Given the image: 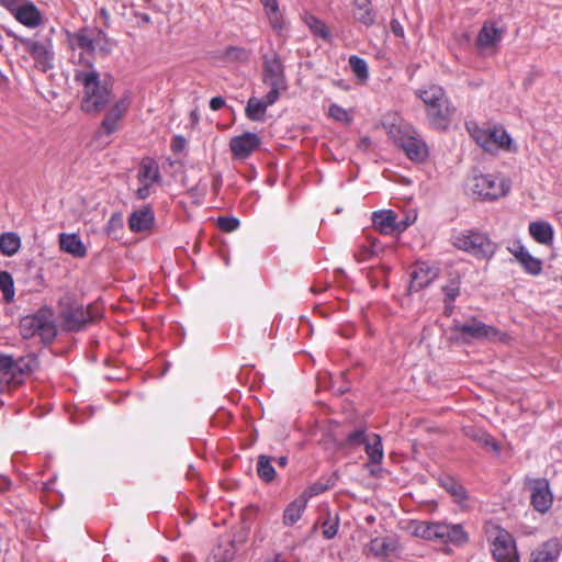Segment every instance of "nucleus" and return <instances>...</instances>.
I'll return each mask as SVG.
<instances>
[{"label":"nucleus","instance_id":"obj_45","mask_svg":"<svg viewBox=\"0 0 562 562\" xmlns=\"http://www.w3.org/2000/svg\"><path fill=\"white\" fill-rule=\"evenodd\" d=\"M206 192H207V182L204 181L203 179H200L199 182L194 187H192L188 190V194L190 195V198H192L193 201L198 204H201L203 202V199L206 195Z\"/></svg>","mask_w":562,"mask_h":562},{"label":"nucleus","instance_id":"obj_49","mask_svg":"<svg viewBox=\"0 0 562 562\" xmlns=\"http://www.w3.org/2000/svg\"><path fill=\"white\" fill-rule=\"evenodd\" d=\"M445 294V301L454 302L460 294V286L458 281H451L449 284L442 288Z\"/></svg>","mask_w":562,"mask_h":562},{"label":"nucleus","instance_id":"obj_25","mask_svg":"<svg viewBox=\"0 0 562 562\" xmlns=\"http://www.w3.org/2000/svg\"><path fill=\"white\" fill-rule=\"evenodd\" d=\"M155 216L150 207L133 212L128 217V227L132 232L139 233L148 229L154 223Z\"/></svg>","mask_w":562,"mask_h":562},{"label":"nucleus","instance_id":"obj_48","mask_svg":"<svg viewBox=\"0 0 562 562\" xmlns=\"http://www.w3.org/2000/svg\"><path fill=\"white\" fill-rule=\"evenodd\" d=\"M338 528H339L338 516H336L333 519L329 518L326 521H324V524H323V536L326 539H333L337 535Z\"/></svg>","mask_w":562,"mask_h":562},{"label":"nucleus","instance_id":"obj_59","mask_svg":"<svg viewBox=\"0 0 562 562\" xmlns=\"http://www.w3.org/2000/svg\"><path fill=\"white\" fill-rule=\"evenodd\" d=\"M483 443L485 446H488L491 447L494 451L498 452L499 451V446L498 443L488 435H484L483 436Z\"/></svg>","mask_w":562,"mask_h":562},{"label":"nucleus","instance_id":"obj_40","mask_svg":"<svg viewBox=\"0 0 562 562\" xmlns=\"http://www.w3.org/2000/svg\"><path fill=\"white\" fill-rule=\"evenodd\" d=\"M305 24L308 26V29L315 36L324 41L331 40V33L328 26L315 15H306Z\"/></svg>","mask_w":562,"mask_h":562},{"label":"nucleus","instance_id":"obj_7","mask_svg":"<svg viewBox=\"0 0 562 562\" xmlns=\"http://www.w3.org/2000/svg\"><path fill=\"white\" fill-rule=\"evenodd\" d=\"M451 330L463 341L486 340L488 342H498L506 339V335L494 326L486 325L476 317H472L465 323L453 321Z\"/></svg>","mask_w":562,"mask_h":562},{"label":"nucleus","instance_id":"obj_33","mask_svg":"<svg viewBox=\"0 0 562 562\" xmlns=\"http://www.w3.org/2000/svg\"><path fill=\"white\" fill-rule=\"evenodd\" d=\"M467 130L472 139L485 151L490 148L492 127H480L477 124L467 123Z\"/></svg>","mask_w":562,"mask_h":562},{"label":"nucleus","instance_id":"obj_50","mask_svg":"<svg viewBox=\"0 0 562 562\" xmlns=\"http://www.w3.org/2000/svg\"><path fill=\"white\" fill-rule=\"evenodd\" d=\"M27 47L30 54L35 58H43L48 54L45 44L42 42L30 41Z\"/></svg>","mask_w":562,"mask_h":562},{"label":"nucleus","instance_id":"obj_55","mask_svg":"<svg viewBox=\"0 0 562 562\" xmlns=\"http://www.w3.org/2000/svg\"><path fill=\"white\" fill-rule=\"evenodd\" d=\"M267 15L279 12V3L277 0H261Z\"/></svg>","mask_w":562,"mask_h":562},{"label":"nucleus","instance_id":"obj_9","mask_svg":"<svg viewBox=\"0 0 562 562\" xmlns=\"http://www.w3.org/2000/svg\"><path fill=\"white\" fill-rule=\"evenodd\" d=\"M468 189L483 200H497L510 190V182L504 177L493 173L473 175L467 184Z\"/></svg>","mask_w":562,"mask_h":562},{"label":"nucleus","instance_id":"obj_14","mask_svg":"<svg viewBox=\"0 0 562 562\" xmlns=\"http://www.w3.org/2000/svg\"><path fill=\"white\" fill-rule=\"evenodd\" d=\"M508 251L515 257L522 270L530 276L537 277L542 272V260L532 256L530 251L519 241L513 243Z\"/></svg>","mask_w":562,"mask_h":562},{"label":"nucleus","instance_id":"obj_23","mask_svg":"<svg viewBox=\"0 0 562 562\" xmlns=\"http://www.w3.org/2000/svg\"><path fill=\"white\" fill-rule=\"evenodd\" d=\"M488 144L490 148H487V153L491 154H495L499 149L510 153L517 151V147L514 145L510 135L503 127H492L491 142Z\"/></svg>","mask_w":562,"mask_h":562},{"label":"nucleus","instance_id":"obj_32","mask_svg":"<svg viewBox=\"0 0 562 562\" xmlns=\"http://www.w3.org/2000/svg\"><path fill=\"white\" fill-rule=\"evenodd\" d=\"M411 276V288L417 290L427 286L436 277V272L425 263H422L412 271Z\"/></svg>","mask_w":562,"mask_h":562},{"label":"nucleus","instance_id":"obj_16","mask_svg":"<svg viewBox=\"0 0 562 562\" xmlns=\"http://www.w3.org/2000/svg\"><path fill=\"white\" fill-rule=\"evenodd\" d=\"M260 145V138L251 132H245L241 135L235 136L229 142L231 151L238 159L248 158Z\"/></svg>","mask_w":562,"mask_h":562},{"label":"nucleus","instance_id":"obj_1","mask_svg":"<svg viewBox=\"0 0 562 562\" xmlns=\"http://www.w3.org/2000/svg\"><path fill=\"white\" fill-rule=\"evenodd\" d=\"M66 40L80 69L94 68L95 55L106 56L113 48V42L100 29L81 27L76 32H67Z\"/></svg>","mask_w":562,"mask_h":562},{"label":"nucleus","instance_id":"obj_2","mask_svg":"<svg viewBox=\"0 0 562 562\" xmlns=\"http://www.w3.org/2000/svg\"><path fill=\"white\" fill-rule=\"evenodd\" d=\"M423 101L429 125L437 131H446L451 124L453 108L445 90L437 85L416 90Z\"/></svg>","mask_w":562,"mask_h":562},{"label":"nucleus","instance_id":"obj_58","mask_svg":"<svg viewBox=\"0 0 562 562\" xmlns=\"http://www.w3.org/2000/svg\"><path fill=\"white\" fill-rule=\"evenodd\" d=\"M225 105V100L222 97H214L210 100V108L213 111H218Z\"/></svg>","mask_w":562,"mask_h":562},{"label":"nucleus","instance_id":"obj_3","mask_svg":"<svg viewBox=\"0 0 562 562\" xmlns=\"http://www.w3.org/2000/svg\"><path fill=\"white\" fill-rule=\"evenodd\" d=\"M75 81L83 88V97L81 101V109L83 112H100L110 102L111 91L105 83L101 82L100 75L95 68L76 69Z\"/></svg>","mask_w":562,"mask_h":562},{"label":"nucleus","instance_id":"obj_8","mask_svg":"<svg viewBox=\"0 0 562 562\" xmlns=\"http://www.w3.org/2000/svg\"><path fill=\"white\" fill-rule=\"evenodd\" d=\"M452 244L476 258H490L496 251V244L484 233L467 229L452 235Z\"/></svg>","mask_w":562,"mask_h":562},{"label":"nucleus","instance_id":"obj_52","mask_svg":"<svg viewBox=\"0 0 562 562\" xmlns=\"http://www.w3.org/2000/svg\"><path fill=\"white\" fill-rule=\"evenodd\" d=\"M268 19L273 31L281 32L283 30L282 16L279 12L268 15Z\"/></svg>","mask_w":562,"mask_h":562},{"label":"nucleus","instance_id":"obj_57","mask_svg":"<svg viewBox=\"0 0 562 562\" xmlns=\"http://www.w3.org/2000/svg\"><path fill=\"white\" fill-rule=\"evenodd\" d=\"M390 26L395 36L404 37V27L397 20H392Z\"/></svg>","mask_w":562,"mask_h":562},{"label":"nucleus","instance_id":"obj_63","mask_svg":"<svg viewBox=\"0 0 562 562\" xmlns=\"http://www.w3.org/2000/svg\"><path fill=\"white\" fill-rule=\"evenodd\" d=\"M100 16L103 19L105 26L110 25V13L105 8L100 9Z\"/></svg>","mask_w":562,"mask_h":562},{"label":"nucleus","instance_id":"obj_60","mask_svg":"<svg viewBox=\"0 0 562 562\" xmlns=\"http://www.w3.org/2000/svg\"><path fill=\"white\" fill-rule=\"evenodd\" d=\"M221 186H222V175L215 173L213 176V181H212V187H213V191L215 194H218Z\"/></svg>","mask_w":562,"mask_h":562},{"label":"nucleus","instance_id":"obj_46","mask_svg":"<svg viewBox=\"0 0 562 562\" xmlns=\"http://www.w3.org/2000/svg\"><path fill=\"white\" fill-rule=\"evenodd\" d=\"M240 225L237 217L234 216H220L217 218V226L224 232L232 233L236 231Z\"/></svg>","mask_w":562,"mask_h":562},{"label":"nucleus","instance_id":"obj_10","mask_svg":"<svg viewBox=\"0 0 562 562\" xmlns=\"http://www.w3.org/2000/svg\"><path fill=\"white\" fill-rule=\"evenodd\" d=\"M492 554L497 562H519L516 541L512 533L499 526L488 530Z\"/></svg>","mask_w":562,"mask_h":562},{"label":"nucleus","instance_id":"obj_61","mask_svg":"<svg viewBox=\"0 0 562 562\" xmlns=\"http://www.w3.org/2000/svg\"><path fill=\"white\" fill-rule=\"evenodd\" d=\"M11 486V481L4 476V475H0V492H5L10 488Z\"/></svg>","mask_w":562,"mask_h":562},{"label":"nucleus","instance_id":"obj_28","mask_svg":"<svg viewBox=\"0 0 562 562\" xmlns=\"http://www.w3.org/2000/svg\"><path fill=\"white\" fill-rule=\"evenodd\" d=\"M338 475L336 472L321 477L318 481L312 483L310 486H307L301 494L303 498H305L306 502H308L312 497L317 496L327 490L334 487L336 485Z\"/></svg>","mask_w":562,"mask_h":562},{"label":"nucleus","instance_id":"obj_64","mask_svg":"<svg viewBox=\"0 0 562 562\" xmlns=\"http://www.w3.org/2000/svg\"><path fill=\"white\" fill-rule=\"evenodd\" d=\"M273 461H276L279 467L284 468L286 467L289 460L286 456H281L277 459L273 458Z\"/></svg>","mask_w":562,"mask_h":562},{"label":"nucleus","instance_id":"obj_11","mask_svg":"<svg viewBox=\"0 0 562 562\" xmlns=\"http://www.w3.org/2000/svg\"><path fill=\"white\" fill-rule=\"evenodd\" d=\"M526 486L530 491V504L532 508L546 514L552 507L553 494L546 479H526Z\"/></svg>","mask_w":562,"mask_h":562},{"label":"nucleus","instance_id":"obj_31","mask_svg":"<svg viewBox=\"0 0 562 562\" xmlns=\"http://www.w3.org/2000/svg\"><path fill=\"white\" fill-rule=\"evenodd\" d=\"M137 178L139 182H148V183H156L160 181V171L157 162L154 159L146 158L143 159Z\"/></svg>","mask_w":562,"mask_h":562},{"label":"nucleus","instance_id":"obj_18","mask_svg":"<svg viewBox=\"0 0 562 562\" xmlns=\"http://www.w3.org/2000/svg\"><path fill=\"white\" fill-rule=\"evenodd\" d=\"M562 543L558 538H551L533 550L529 562H558Z\"/></svg>","mask_w":562,"mask_h":562},{"label":"nucleus","instance_id":"obj_41","mask_svg":"<svg viewBox=\"0 0 562 562\" xmlns=\"http://www.w3.org/2000/svg\"><path fill=\"white\" fill-rule=\"evenodd\" d=\"M0 290L3 293V300L10 303L14 299V281L8 271H0Z\"/></svg>","mask_w":562,"mask_h":562},{"label":"nucleus","instance_id":"obj_56","mask_svg":"<svg viewBox=\"0 0 562 562\" xmlns=\"http://www.w3.org/2000/svg\"><path fill=\"white\" fill-rule=\"evenodd\" d=\"M123 225V218L120 213H113L108 222V229H114Z\"/></svg>","mask_w":562,"mask_h":562},{"label":"nucleus","instance_id":"obj_51","mask_svg":"<svg viewBox=\"0 0 562 562\" xmlns=\"http://www.w3.org/2000/svg\"><path fill=\"white\" fill-rule=\"evenodd\" d=\"M128 105H130V99H128V97H124L121 100H119L109 111L117 114L119 117H122L123 114L128 109Z\"/></svg>","mask_w":562,"mask_h":562},{"label":"nucleus","instance_id":"obj_15","mask_svg":"<svg viewBox=\"0 0 562 562\" xmlns=\"http://www.w3.org/2000/svg\"><path fill=\"white\" fill-rule=\"evenodd\" d=\"M368 550L375 558L391 561L398 555L400 542L394 536L376 537L370 541Z\"/></svg>","mask_w":562,"mask_h":562},{"label":"nucleus","instance_id":"obj_24","mask_svg":"<svg viewBox=\"0 0 562 562\" xmlns=\"http://www.w3.org/2000/svg\"><path fill=\"white\" fill-rule=\"evenodd\" d=\"M236 551L235 541L229 537H222L207 562H228L234 559Z\"/></svg>","mask_w":562,"mask_h":562},{"label":"nucleus","instance_id":"obj_26","mask_svg":"<svg viewBox=\"0 0 562 562\" xmlns=\"http://www.w3.org/2000/svg\"><path fill=\"white\" fill-rule=\"evenodd\" d=\"M276 102H270L268 92L262 99L251 97L248 99L246 106V116L255 122H262L265 120L266 110L268 106L273 105Z\"/></svg>","mask_w":562,"mask_h":562},{"label":"nucleus","instance_id":"obj_53","mask_svg":"<svg viewBox=\"0 0 562 562\" xmlns=\"http://www.w3.org/2000/svg\"><path fill=\"white\" fill-rule=\"evenodd\" d=\"M140 184L142 186L136 190V198L139 200H145L150 194V188L153 183L140 182Z\"/></svg>","mask_w":562,"mask_h":562},{"label":"nucleus","instance_id":"obj_12","mask_svg":"<svg viewBox=\"0 0 562 562\" xmlns=\"http://www.w3.org/2000/svg\"><path fill=\"white\" fill-rule=\"evenodd\" d=\"M93 319L89 310L82 305H71L64 308L60 313V323L64 329L69 331H78L82 329L86 324Z\"/></svg>","mask_w":562,"mask_h":562},{"label":"nucleus","instance_id":"obj_20","mask_svg":"<svg viewBox=\"0 0 562 562\" xmlns=\"http://www.w3.org/2000/svg\"><path fill=\"white\" fill-rule=\"evenodd\" d=\"M529 235L532 239L543 246L550 247L554 240V228L548 221H533L528 225Z\"/></svg>","mask_w":562,"mask_h":562},{"label":"nucleus","instance_id":"obj_47","mask_svg":"<svg viewBox=\"0 0 562 562\" xmlns=\"http://www.w3.org/2000/svg\"><path fill=\"white\" fill-rule=\"evenodd\" d=\"M328 115L337 122L348 123L350 121L348 112L336 103L329 105Z\"/></svg>","mask_w":562,"mask_h":562},{"label":"nucleus","instance_id":"obj_17","mask_svg":"<svg viewBox=\"0 0 562 562\" xmlns=\"http://www.w3.org/2000/svg\"><path fill=\"white\" fill-rule=\"evenodd\" d=\"M7 7L12 11L14 18L27 27H36L41 23V13L31 2L18 5V0H8Z\"/></svg>","mask_w":562,"mask_h":562},{"label":"nucleus","instance_id":"obj_54","mask_svg":"<svg viewBox=\"0 0 562 562\" xmlns=\"http://www.w3.org/2000/svg\"><path fill=\"white\" fill-rule=\"evenodd\" d=\"M184 147H186V139L183 136L177 135L172 138L171 149L173 153H180L184 149Z\"/></svg>","mask_w":562,"mask_h":562},{"label":"nucleus","instance_id":"obj_27","mask_svg":"<svg viewBox=\"0 0 562 562\" xmlns=\"http://www.w3.org/2000/svg\"><path fill=\"white\" fill-rule=\"evenodd\" d=\"M60 249L77 258H82L87 254V249L81 239L76 234H60L59 235Z\"/></svg>","mask_w":562,"mask_h":562},{"label":"nucleus","instance_id":"obj_5","mask_svg":"<svg viewBox=\"0 0 562 562\" xmlns=\"http://www.w3.org/2000/svg\"><path fill=\"white\" fill-rule=\"evenodd\" d=\"M394 143L401 147L407 158L415 162H423L429 156V149L420 134L409 124L392 126L389 131Z\"/></svg>","mask_w":562,"mask_h":562},{"label":"nucleus","instance_id":"obj_62","mask_svg":"<svg viewBox=\"0 0 562 562\" xmlns=\"http://www.w3.org/2000/svg\"><path fill=\"white\" fill-rule=\"evenodd\" d=\"M454 302H448V301H445V308H443V314L446 316H450L453 311H454Z\"/></svg>","mask_w":562,"mask_h":562},{"label":"nucleus","instance_id":"obj_4","mask_svg":"<svg viewBox=\"0 0 562 562\" xmlns=\"http://www.w3.org/2000/svg\"><path fill=\"white\" fill-rule=\"evenodd\" d=\"M262 82L269 88L270 102H277L281 93L288 89L284 64L273 49L262 55Z\"/></svg>","mask_w":562,"mask_h":562},{"label":"nucleus","instance_id":"obj_37","mask_svg":"<svg viewBox=\"0 0 562 562\" xmlns=\"http://www.w3.org/2000/svg\"><path fill=\"white\" fill-rule=\"evenodd\" d=\"M440 484L451 496H453L457 503H462L467 499V490L456 479L451 476H445L440 480Z\"/></svg>","mask_w":562,"mask_h":562},{"label":"nucleus","instance_id":"obj_36","mask_svg":"<svg viewBox=\"0 0 562 562\" xmlns=\"http://www.w3.org/2000/svg\"><path fill=\"white\" fill-rule=\"evenodd\" d=\"M382 250L383 246L379 240L368 238L366 244L359 246L355 257L358 261H368L376 257Z\"/></svg>","mask_w":562,"mask_h":562},{"label":"nucleus","instance_id":"obj_19","mask_svg":"<svg viewBox=\"0 0 562 562\" xmlns=\"http://www.w3.org/2000/svg\"><path fill=\"white\" fill-rule=\"evenodd\" d=\"M437 540L460 546L468 541V533L460 524L439 522Z\"/></svg>","mask_w":562,"mask_h":562},{"label":"nucleus","instance_id":"obj_38","mask_svg":"<svg viewBox=\"0 0 562 562\" xmlns=\"http://www.w3.org/2000/svg\"><path fill=\"white\" fill-rule=\"evenodd\" d=\"M21 247V238L16 233L8 232L0 236V251L5 256L15 255Z\"/></svg>","mask_w":562,"mask_h":562},{"label":"nucleus","instance_id":"obj_42","mask_svg":"<svg viewBox=\"0 0 562 562\" xmlns=\"http://www.w3.org/2000/svg\"><path fill=\"white\" fill-rule=\"evenodd\" d=\"M349 66L352 70V72L357 76L358 79L360 80H367L368 77H369V69H368V64L367 61L357 56V55H351L349 57Z\"/></svg>","mask_w":562,"mask_h":562},{"label":"nucleus","instance_id":"obj_43","mask_svg":"<svg viewBox=\"0 0 562 562\" xmlns=\"http://www.w3.org/2000/svg\"><path fill=\"white\" fill-rule=\"evenodd\" d=\"M369 437L370 435H367L364 429L359 428L347 435L346 445L350 448L364 446Z\"/></svg>","mask_w":562,"mask_h":562},{"label":"nucleus","instance_id":"obj_39","mask_svg":"<svg viewBox=\"0 0 562 562\" xmlns=\"http://www.w3.org/2000/svg\"><path fill=\"white\" fill-rule=\"evenodd\" d=\"M439 522L416 521L414 522L413 535L426 540H437Z\"/></svg>","mask_w":562,"mask_h":562},{"label":"nucleus","instance_id":"obj_6","mask_svg":"<svg viewBox=\"0 0 562 562\" xmlns=\"http://www.w3.org/2000/svg\"><path fill=\"white\" fill-rule=\"evenodd\" d=\"M20 333L24 338L38 335L43 342L50 344L57 335L54 313L45 307L24 316L20 322Z\"/></svg>","mask_w":562,"mask_h":562},{"label":"nucleus","instance_id":"obj_44","mask_svg":"<svg viewBox=\"0 0 562 562\" xmlns=\"http://www.w3.org/2000/svg\"><path fill=\"white\" fill-rule=\"evenodd\" d=\"M120 119L121 117H119L117 114L109 111L101 123V130L99 131V134L111 135L114 133L117 128V122Z\"/></svg>","mask_w":562,"mask_h":562},{"label":"nucleus","instance_id":"obj_21","mask_svg":"<svg viewBox=\"0 0 562 562\" xmlns=\"http://www.w3.org/2000/svg\"><path fill=\"white\" fill-rule=\"evenodd\" d=\"M32 368L30 359L20 358L15 360L12 357L11 364L1 375L0 382L5 384H18L22 381L24 373L30 372Z\"/></svg>","mask_w":562,"mask_h":562},{"label":"nucleus","instance_id":"obj_13","mask_svg":"<svg viewBox=\"0 0 562 562\" xmlns=\"http://www.w3.org/2000/svg\"><path fill=\"white\" fill-rule=\"evenodd\" d=\"M506 32L505 25L501 21H486L483 23L476 36V46L480 50H486L495 47Z\"/></svg>","mask_w":562,"mask_h":562},{"label":"nucleus","instance_id":"obj_34","mask_svg":"<svg viewBox=\"0 0 562 562\" xmlns=\"http://www.w3.org/2000/svg\"><path fill=\"white\" fill-rule=\"evenodd\" d=\"M366 453L372 463L379 464L383 460V446L381 437L376 434H370L367 442L364 443Z\"/></svg>","mask_w":562,"mask_h":562},{"label":"nucleus","instance_id":"obj_22","mask_svg":"<svg viewBox=\"0 0 562 562\" xmlns=\"http://www.w3.org/2000/svg\"><path fill=\"white\" fill-rule=\"evenodd\" d=\"M372 224L382 234L393 233L395 229L405 228L407 224L401 227L396 223V214L392 210H380L372 213Z\"/></svg>","mask_w":562,"mask_h":562},{"label":"nucleus","instance_id":"obj_35","mask_svg":"<svg viewBox=\"0 0 562 562\" xmlns=\"http://www.w3.org/2000/svg\"><path fill=\"white\" fill-rule=\"evenodd\" d=\"M273 458L260 454L257 459L256 470L261 481L270 483L276 477V469L272 465Z\"/></svg>","mask_w":562,"mask_h":562},{"label":"nucleus","instance_id":"obj_29","mask_svg":"<svg viewBox=\"0 0 562 562\" xmlns=\"http://www.w3.org/2000/svg\"><path fill=\"white\" fill-rule=\"evenodd\" d=\"M352 14L356 21L371 26L375 22V12L370 0H353Z\"/></svg>","mask_w":562,"mask_h":562},{"label":"nucleus","instance_id":"obj_30","mask_svg":"<svg viewBox=\"0 0 562 562\" xmlns=\"http://www.w3.org/2000/svg\"><path fill=\"white\" fill-rule=\"evenodd\" d=\"M306 505L307 502L301 495L294 501H292L284 509L283 524L285 526H293L294 524H296L301 519L306 508Z\"/></svg>","mask_w":562,"mask_h":562}]
</instances>
